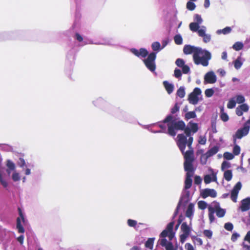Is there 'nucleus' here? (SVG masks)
<instances>
[{"label": "nucleus", "instance_id": "obj_1", "mask_svg": "<svg viewBox=\"0 0 250 250\" xmlns=\"http://www.w3.org/2000/svg\"><path fill=\"white\" fill-rule=\"evenodd\" d=\"M179 141L178 142V146L181 152L184 155V169L187 171L186 178L185 181V188L188 189L192 186V180L191 177L194 173V168L193 163L194 161V149L192 147V138H190L188 144V147L189 150L185 151L186 149V138L183 135H178Z\"/></svg>", "mask_w": 250, "mask_h": 250}, {"label": "nucleus", "instance_id": "obj_2", "mask_svg": "<svg viewBox=\"0 0 250 250\" xmlns=\"http://www.w3.org/2000/svg\"><path fill=\"white\" fill-rule=\"evenodd\" d=\"M183 52L186 55L193 54L195 64H201L203 66H207L208 61L211 58V54L208 51L191 45H185L183 48Z\"/></svg>", "mask_w": 250, "mask_h": 250}, {"label": "nucleus", "instance_id": "obj_3", "mask_svg": "<svg viewBox=\"0 0 250 250\" xmlns=\"http://www.w3.org/2000/svg\"><path fill=\"white\" fill-rule=\"evenodd\" d=\"M174 224L173 221L168 223L166 229L163 230L160 234L158 243L161 246L165 247L166 250H177L170 242L175 235V233L173 232Z\"/></svg>", "mask_w": 250, "mask_h": 250}, {"label": "nucleus", "instance_id": "obj_4", "mask_svg": "<svg viewBox=\"0 0 250 250\" xmlns=\"http://www.w3.org/2000/svg\"><path fill=\"white\" fill-rule=\"evenodd\" d=\"M131 52L138 57L146 58L147 55L148 57L146 59H144L143 62L146 66L151 72H154L156 69V64L155 61L156 58V54L155 52H151L148 54V52L146 49L141 48L139 50L135 48H132Z\"/></svg>", "mask_w": 250, "mask_h": 250}, {"label": "nucleus", "instance_id": "obj_5", "mask_svg": "<svg viewBox=\"0 0 250 250\" xmlns=\"http://www.w3.org/2000/svg\"><path fill=\"white\" fill-rule=\"evenodd\" d=\"M163 123H167V133L173 137L176 135L177 131L183 130L186 126L183 120H178L172 115H168L163 121Z\"/></svg>", "mask_w": 250, "mask_h": 250}, {"label": "nucleus", "instance_id": "obj_6", "mask_svg": "<svg viewBox=\"0 0 250 250\" xmlns=\"http://www.w3.org/2000/svg\"><path fill=\"white\" fill-rule=\"evenodd\" d=\"M250 126L244 124V126L240 129H239L233 135V142L234 144L236 143L237 139H241L243 136L247 135L250 130Z\"/></svg>", "mask_w": 250, "mask_h": 250}, {"label": "nucleus", "instance_id": "obj_7", "mask_svg": "<svg viewBox=\"0 0 250 250\" xmlns=\"http://www.w3.org/2000/svg\"><path fill=\"white\" fill-rule=\"evenodd\" d=\"M218 151L219 147L217 146L210 148L206 153L203 154L201 156V163L203 165L206 164L208 158L216 154Z\"/></svg>", "mask_w": 250, "mask_h": 250}, {"label": "nucleus", "instance_id": "obj_8", "mask_svg": "<svg viewBox=\"0 0 250 250\" xmlns=\"http://www.w3.org/2000/svg\"><path fill=\"white\" fill-rule=\"evenodd\" d=\"M19 213L20 215V217H18L17 218V224L16 228L18 229V232L20 233H23L24 232V229L21 223V219L22 222L24 223L25 222V219L23 216V214L22 212V210L21 208H18Z\"/></svg>", "mask_w": 250, "mask_h": 250}, {"label": "nucleus", "instance_id": "obj_9", "mask_svg": "<svg viewBox=\"0 0 250 250\" xmlns=\"http://www.w3.org/2000/svg\"><path fill=\"white\" fill-rule=\"evenodd\" d=\"M242 188V184L240 182H237L233 187L231 191L230 198L231 200L236 203L239 190Z\"/></svg>", "mask_w": 250, "mask_h": 250}, {"label": "nucleus", "instance_id": "obj_10", "mask_svg": "<svg viewBox=\"0 0 250 250\" xmlns=\"http://www.w3.org/2000/svg\"><path fill=\"white\" fill-rule=\"evenodd\" d=\"M201 195L203 198H206L208 196L215 198L217 196V193L214 189L206 188L202 191Z\"/></svg>", "mask_w": 250, "mask_h": 250}, {"label": "nucleus", "instance_id": "obj_11", "mask_svg": "<svg viewBox=\"0 0 250 250\" xmlns=\"http://www.w3.org/2000/svg\"><path fill=\"white\" fill-rule=\"evenodd\" d=\"M205 82L208 83H214L216 82V77L212 71L206 73L204 77Z\"/></svg>", "mask_w": 250, "mask_h": 250}, {"label": "nucleus", "instance_id": "obj_12", "mask_svg": "<svg viewBox=\"0 0 250 250\" xmlns=\"http://www.w3.org/2000/svg\"><path fill=\"white\" fill-rule=\"evenodd\" d=\"M182 131H184V133L186 135H184V134H179L178 135H177V139H178V140H177V145H178V141H179V138H178V135H183L186 138V142H187L186 143V145L188 146V142L189 141V140L190 138H192V142L193 141V138L192 137H191V133L192 132L191 129L189 127H188V126H185V128L182 130Z\"/></svg>", "mask_w": 250, "mask_h": 250}, {"label": "nucleus", "instance_id": "obj_13", "mask_svg": "<svg viewBox=\"0 0 250 250\" xmlns=\"http://www.w3.org/2000/svg\"><path fill=\"white\" fill-rule=\"evenodd\" d=\"M240 208L242 211H247L250 208V197L243 199L241 201Z\"/></svg>", "mask_w": 250, "mask_h": 250}, {"label": "nucleus", "instance_id": "obj_14", "mask_svg": "<svg viewBox=\"0 0 250 250\" xmlns=\"http://www.w3.org/2000/svg\"><path fill=\"white\" fill-rule=\"evenodd\" d=\"M194 212V204L192 203H190L187 208V209L186 212V216L189 218L193 215Z\"/></svg>", "mask_w": 250, "mask_h": 250}, {"label": "nucleus", "instance_id": "obj_15", "mask_svg": "<svg viewBox=\"0 0 250 250\" xmlns=\"http://www.w3.org/2000/svg\"><path fill=\"white\" fill-rule=\"evenodd\" d=\"M163 85L168 94H171L174 89V86L172 84L169 83L167 81H164Z\"/></svg>", "mask_w": 250, "mask_h": 250}, {"label": "nucleus", "instance_id": "obj_16", "mask_svg": "<svg viewBox=\"0 0 250 250\" xmlns=\"http://www.w3.org/2000/svg\"><path fill=\"white\" fill-rule=\"evenodd\" d=\"M215 212H216V215L219 217H223L226 213V211L225 209L221 208L218 206H216L215 207Z\"/></svg>", "mask_w": 250, "mask_h": 250}, {"label": "nucleus", "instance_id": "obj_17", "mask_svg": "<svg viewBox=\"0 0 250 250\" xmlns=\"http://www.w3.org/2000/svg\"><path fill=\"white\" fill-rule=\"evenodd\" d=\"M188 100L189 102L193 104H197L199 101L198 96L191 93L189 95Z\"/></svg>", "mask_w": 250, "mask_h": 250}, {"label": "nucleus", "instance_id": "obj_18", "mask_svg": "<svg viewBox=\"0 0 250 250\" xmlns=\"http://www.w3.org/2000/svg\"><path fill=\"white\" fill-rule=\"evenodd\" d=\"M154 238H149L145 243V247L152 250L153 248Z\"/></svg>", "mask_w": 250, "mask_h": 250}, {"label": "nucleus", "instance_id": "obj_19", "mask_svg": "<svg viewBox=\"0 0 250 250\" xmlns=\"http://www.w3.org/2000/svg\"><path fill=\"white\" fill-rule=\"evenodd\" d=\"M181 229L183 233L189 235L190 229L186 222H184L182 224Z\"/></svg>", "mask_w": 250, "mask_h": 250}, {"label": "nucleus", "instance_id": "obj_20", "mask_svg": "<svg viewBox=\"0 0 250 250\" xmlns=\"http://www.w3.org/2000/svg\"><path fill=\"white\" fill-rule=\"evenodd\" d=\"M215 212V209L214 208L211 207H208V217L210 222H212L214 221L215 218L214 216V213Z\"/></svg>", "mask_w": 250, "mask_h": 250}, {"label": "nucleus", "instance_id": "obj_21", "mask_svg": "<svg viewBox=\"0 0 250 250\" xmlns=\"http://www.w3.org/2000/svg\"><path fill=\"white\" fill-rule=\"evenodd\" d=\"M199 24L195 22H191L189 25L190 30L193 32H197L199 29Z\"/></svg>", "mask_w": 250, "mask_h": 250}, {"label": "nucleus", "instance_id": "obj_22", "mask_svg": "<svg viewBox=\"0 0 250 250\" xmlns=\"http://www.w3.org/2000/svg\"><path fill=\"white\" fill-rule=\"evenodd\" d=\"M232 177V171L230 170H227L224 173V178L227 181H229Z\"/></svg>", "mask_w": 250, "mask_h": 250}, {"label": "nucleus", "instance_id": "obj_23", "mask_svg": "<svg viewBox=\"0 0 250 250\" xmlns=\"http://www.w3.org/2000/svg\"><path fill=\"white\" fill-rule=\"evenodd\" d=\"M196 117V114L195 111H189L186 113L185 116V119L188 121L192 118H195Z\"/></svg>", "mask_w": 250, "mask_h": 250}, {"label": "nucleus", "instance_id": "obj_24", "mask_svg": "<svg viewBox=\"0 0 250 250\" xmlns=\"http://www.w3.org/2000/svg\"><path fill=\"white\" fill-rule=\"evenodd\" d=\"M244 44L242 42H235L232 46V48L236 51H239L243 49Z\"/></svg>", "mask_w": 250, "mask_h": 250}, {"label": "nucleus", "instance_id": "obj_25", "mask_svg": "<svg viewBox=\"0 0 250 250\" xmlns=\"http://www.w3.org/2000/svg\"><path fill=\"white\" fill-rule=\"evenodd\" d=\"M234 66L236 69H239L242 66L243 63L241 61V58L238 57L233 62Z\"/></svg>", "mask_w": 250, "mask_h": 250}, {"label": "nucleus", "instance_id": "obj_26", "mask_svg": "<svg viewBox=\"0 0 250 250\" xmlns=\"http://www.w3.org/2000/svg\"><path fill=\"white\" fill-rule=\"evenodd\" d=\"M188 125H189V127L193 133H196L198 131V124L197 123H192L191 122H190L188 123Z\"/></svg>", "mask_w": 250, "mask_h": 250}, {"label": "nucleus", "instance_id": "obj_27", "mask_svg": "<svg viewBox=\"0 0 250 250\" xmlns=\"http://www.w3.org/2000/svg\"><path fill=\"white\" fill-rule=\"evenodd\" d=\"M220 118L221 120L224 122L228 121L229 119L227 114L224 112V108L223 107L221 108Z\"/></svg>", "mask_w": 250, "mask_h": 250}, {"label": "nucleus", "instance_id": "obj_28", "mask_svg": "<svg viewBox=\"0 0 250 250\" xmlns=\"http://www.w3.org/2000/svg\"><path fill=\"white\" fill-rule=\"evenodd\" d=\"M177 95L181 98H183L185 96V89L183 87L181 86L177 91Z\"/></svg>", "mask_w": 250, "mask_h": 250}, {"label": "nucleus", "instance_id": "obj_29", "mask_svg": "<svg viewBox=\"0 0 250 250\" xmlns=\"http://www.w3.org/2000/svg\"><path fill=\"white\" fill-rule=\"evenodd\" d=\"M175 43L177 45H180L183 42V39L181 35H176L174 37Z\"/></svg>", "mask_w": 250, "mask_h": 250}, {"label": "nucleus", "instance_id": "obj_30", "mask_svg": "<svg viewBox=\"0 0 250 250\" xmlns=\"http://www.w3.org/2000/svg\"><path fill=\"white\" fill-rule=\"evenodd\" d=\"M231 31V29L230 27H226L223 29L222 30H220L217 31V33L218 34L222 33L224 35L229 33Z\"/></svg>", "mask_w": 250, "mask_h": 250}, {"label": "nucleus", "instance_id": "obj_31", "mask_svg": "<svg viewBox=\"0 0 250 250\" xmlns=\"http://www.w3.org/2000/svg\"><path fill=\"white\" fill-rule=\"evenodd\" d=\"M236 105V101L234 99H231L229 100L227 104V107L229 109L233 108Z\"/></svg>", "mask_w": 250, "mask_h": 250}, {"label": "nucleus", "instance_id": "obj_32", "mask_svg": "<svg viewBox=\"0 0 250 250\" xmlns=\"http://www.w3.org/2000/svg\"><path fill=\"white\" fill-rule=\"evenodd\" d=\"M180 107L177 103H175L174 106L171 109L170 115H173L179 111Z\"/></svg>", "mask_w": 250, "mask_h": 250}, {"label": "nucleus", "instance_id": "obj_33", "mask_svg": "<svg viewBox=\"0 0 250 250\" xmlns=\"http://www.w3.org/2000/svg\"><path fill=\"white\" fill-rule=\"evenodd\" d=\"M234 145H235L233 148V150H232L233 154L234 155H238L240 153V150H241L240 147L238 145H236V144Z\"/></svg>", "mask_w": 250, "mask_h": 250}, {"label": "nucleus", "instance_id": "obj_34", "mask_svg": "<svg viewBox=\"0 0 250 250\" xmlns=\"http://www.w3.org/2000/svg\"><path fill=\"white\" fill-rule=\"evenodd\" d=\"M195 7L196 5L195 3H193V2L189 1L187 3V8L188 10L190 11H192L195 9Z\"/></svg>", "mask_w": 250, "mask_h": 250}, {"label": "nucleus", "instance_id": "obj_35", "mask_svg": "<svg viewBox=\"0 0 250 250\" xmlns=\"http://www.w3.org/2000/svg\"><path fill=\"white\" fill-rule=\"evenodd\" d=\"M198 206L200 209H205L207 207V204L204 201H200L198 202Z\"/></svg>", "mask_w": 250, "mask_h": 250}, {"label": "nucleus", "instance_id": "obj_36", "mask_svg": "<svg viewBox=\"0 0 250 250\" xmlns=\"http://www.w3.org/2000/svg\"><path fill=\"white\" fill-rule=\"evenodd\" d=\"M236 103L238 104H242L245 102V99L243 96L239 95L236 96Z\"/></svg>", "mask_w": 250, "mask_h": 250}, {"label": "nucleus", "instance_id": "obj_37", "mask_svg": "<svg viewBox=\"0 0 250 250\" xmlns=\"http://www.w3.org/2000/svg\"><path fill=\"white\" fill-rule=\"evenodd\" d=\"M205 94L206 97H210L214 94V90L212 88L207 89L205 91Z\"/></svg>", "mask_w": 250, "mask_h": 250}, {"label": "nucleus", "instance_id": "obj_38", "mask_svg": "<svg viewBox=\"0 0 250 250\" xmlns=\"http://www.w3.org/2000/svg\"><path fill=\"white\" fill-rule=\"evenodd\" d=\"M224 157L227 160H232L234 158V154L229 152H225Z\"/></svg>", "mask_w": 250, "mask_h": 250}, {"label": "nucleus", "instance_id": "obj_39", "mask_svg": "<svg viewBox=\"0 0 250 250\" xmlns=\"http://www.w3.org/2000/svg\"><path fill=\"white\" fill-rule=\"evenodd\" d=\"M151 47L154 51H157L160 49L161 45L159 42H156L152 43Z\"/></svg>", "mask_w": 250, "mask_h": 250}, {"label": "nucleus", "instance_id": "obj_40", "mask_svg": "<svg viewBox=\"0 0 250 250\" xmlns=\"http://www.w3.org/2000/svg\"><path fill=\"white\" fill-rule=\"evenodd\" d=\"M203 234L208 239H211L212 236V232L208 229L204 230L203 231Z\"/></svg>", "mask_w": 250, "mask_h": 250}, {"label": "nucleus", "instance_id": "obj_41", "mask_svg": "<svg viewBox=\"0 0 250 250\" xmlns=\"http://www.w3.org/2000/svg\"><path fill=\"white\" fill-rule=\"evenodd\" d=\"M224 228L228 231H231L233 229V224L229 222L226 223L225 224Z\"/></svg>", "mask_w": 250, "mask_h": 250}, {"label": "nucleus", "instance_id": "obj_42", "mask_svg": "<svg viewBox=\"0 0 250 250\" xmlns=\"http://www.w3.org/2000/svg\"><path fill=\"white\" fill-rule=\"evenodd\" d=\"M7 167H8V168L9 169H10L11 170H13L15 168V164H14L13 162H12L10 160H8L7 161Z\"/></svg>", "mask_w": 250, "mask_h": 250}, {"label": "nucleus", "instance_id": "obj_43", "mask_svg": "<svg viewBox=\"0 0 250 250\" xmlns=\"http://www.w3.org/2000/svg\"><path fill=\"white\" fill-rule=\"evenodd\" d=\"M175 63L178 67H182L185 65V62L183 59L179 58L176 60Z\"/></svg>", "mask_w": 250, "mask_h": 250}, {"label": "nucleus", "instance_id": "obj_44", "mask_svg": "<svg viewBox=\"0 0 250 250\" xmlns=\"http://www.w3.org/2000/svg\"><path fill=\"white\" fill-rule=\"evenodd\" d=\"M194 21H196L195 22L198 23L199 24H201L203 21V20L201 16L198 14H195L194 15Z\"/></svg>", "mask_w": 250, "mask_h": 250}, {"label": "nucleus", "instance_id": "obj_45", "mask_svg": "<svg viewBox=\"0 0 250 250\" xmlns=\"http://www.w3.org/2000/svg\"><path fill=\"white\" fill-rule=\"evenodd\" d=\"M188 236L189 234L183 233V234H182L180 236V242L182 243H184Z\"/></svg>", "mask_w": 250, "mask_h": 250}, {"label": "nucleus", "instance_id": "obj_46", "mask_svg": "<svg viewBox=\"0 0 250 250\" xmlns=\"http://www.w3.org/2000/svg\"><path fill=\"white\" fill-rule=\"evenodd\" d=\"M238 107L243 112H247L249 109L248 105L245 104H243Z\"/></svg>", "mask_w": 250, "mask_h": 250}, {"label": "nucleus", "instance_id": "obj_47", "mask_svg": "<svg viewBox=\"0 0 250 250\" xmlns=\"http://www.w3.org/2000/svg\"><path fill=\"white\" fill-rule=\"evenodd\" d=\"M127 225L131 227H135L137 225V222L135 220L130 219L127 220Z\"/></svg>", "mask_w": 250, "mask_h": 250}, {"label": "nucleus", "instance_id": "obj_48", "mask_svg": "<svg viewBox=\"0 0 250 250\" xmlns=\"http://www.w3.org/2000/svg\"><path fill=\"white\" fill-rule=\"evenodd\" d=\"M230 167V164L226 161H224L221 165V169L224 170L226 168H229Z\"/></svg>", "mask_w": 250, "mask_h": 250}, {"label": "nucleus", "instance_id": "obj_49", "mask_svg": "<svg viewBox=\"0 0 250 250\" xmlns=\"http://www.w3.org/2000/svg\"><path fill=\"white\" fill-rule=\"evenodd\" d=\"M158 126L159 127H160L162 129V130L158 131V132L159 133H167V130L166 128V126L165 125L162 124H160L158 125Z\"/></svg>", "mask_w": 250, "mask_h": 250}, {"label": "nucleus", "instance_id": "obj_50", "mask_svg": "<svg viewBox=\"0 0 250 250\" xmlns=\"http://www.w3.org/2000/svg\"><path fill=\"white\" fill-rule=\"evenodd\" d=\"M204 180L205 183L206 184L210 183L212 181L211 177L210 175H205Z\"/></svg>", "mask_w": 250, "mask_h": 250}, {"label": "nucleus", "instance_id": "obj_51", "mask_svg": "<svg viewBox=\"0 0 250 250\" xmlns=\"http://www.w3.org/2000/svg\"><path fill=\"white\" fill-rule=\"evenodd\" d=\"M202 178L200 176L196 175L194 177V184L196 185H200L202 182Z\"/></svg>", "mask_w": 250, "mask_h": 250}, {"label": "nucleus", "instance_id": "obj_52", "mask_svg": "<svg viewBox=\"0 0 250 250\" xmlns=\"http://www.w3.org/2000/svg\"><path fill=\"white\" fill-rule=\"evenodd\" d=\"M182 72L184 74H188L190 71L189 66L185 64L182 67Z\"/></svg>", "mask_w": 250, "mask_h": 250}, {"label": "nucleus", "instance_id": "obj_53", "mask_svg": "<svg viewBox=\"0 0 250 250\" xmlns=\"http://www.w3.org/2000/svg\"><path fill=\"white\" fill-rule=\"evenodd\" d=\"M181 76H182L181 71L179 69L176 68L174 70V76L177 78H179L181 77Z\"/></svg>", "mask_w": 250, "mask_h": 250}, {"label": "nucleus", "instance_id": "obj_54", "mask_svg": "<svg viewBox=\"0 0 250 250\" xmlns=\"http://www.w3.org/2000/svg\"><path fill=\"white\" fill-rule=\"evenodd\" d=\"M191 93L198 96V95L201 94V90L199 88L196 87L194 89L193 92H191Z\"/></svg>", "mask_w": 250, "mask_h": 250}, {"label": "nucleus", "instance_id": "obj_55", "mask_svg": "<svg viewBox=\"0 0 250 250\" xmlns=\"http://www.w3.org/2000/svg\"><path fill=\"white\" fill-rule=\"evenodd\" d=\"M203 38V41L205 43H207L209 42H210L211 37L209 35L206 34L204 36L202 37Z\"/></svg>", "mask_w": 250, "mask_h": 250}, {"label": "nucleus", "instance_id": "obj_56", "mask_svg": "<svg viewBox=\"0 0 250 250\" xmlns=\"http://www.w3.org/2000/svg\"><path fill=\"white\" fill-rule=\"evenodd\" d=\"M12 179L14 181H18L20 180V176L18 173L15 172L12 175Z\"/></svg>", "mask_w": 250, "mask_h": 250}, {"label": "nucleus", "instance_id": "obj_57", "mask_svg": "<svg viewBox=\"0 0 250 250\" xmlns=\"http://www.w3.org/2000/svg\"><path fill=\"white\" fill-rule=\"evenodd\" d=\"M240 236L239 234L237 233H234L232 234L231 240L233 242H235Z\"/></svg>", "mask_w": 250, "mask_h": 250}, {"label": "nucleus", "instance_id": "obj_58", "mask_svg": "<svg viewBox=\"0 0 250 250\" xmlns=\"http://www.w3.org/2000/svg\"><path fill=\"white\" fill-rule=\"evenodd\" d=\"M197 32H198V35L202 37L206 34L205 33V30L203 29H199Z\"/></svg>", "mask_w": 250, "mask_h": 250}, {"label": "nucleus", "instance_id": "obj_59", "mask_svg": "<svg viewBox=\"0 0 250 250\" xmlns=\"http://www.w3.org/2000/svg\"><path fill=\"white\" fill-rule=\"evenodd\" d=\"M18 165L21 167H23L25 165V162L23 158H20L18 162Z\"/></svg>", "mask_w": 250, "mask_h": 250}, {"label": "nucleus", "instance_id": "obj_60", "mask_svg": "<svg viewBox=\"0 0 250 250\" xmlns=\"http://www.w3.org/2000/svg\"><path fill=\"white\" fill-rule=\"evenodd\" d=\"M185 248L187 250H194V248L192 245L188 243L186 244Z\"/></svg>", "mask_w": 250, "mask_h": 250}, {"label": "nucleus", "instance_id": "obj_61", "mask_svg": "<svg viewBox=\"0 0 250 250\" xmlns=\"http://www.w3.org/2000/svg\"><path fill=\"white\" fill-rule=\"evenodd\" d=\"M75 37L76 40H78L79 42H81L83 41V38L80 34L76 33L75 34Z\"/></svg>", "mask_w": 250, "mask_h": 250}, {"label": "nucleus", "instance_id": "obj_62", "mask_svg": "<svg viewBox=\"0 0 250 250\" xmlns=\"http://www.w3.org/2000/svg\"><path fill=\"white\" fill-rule=\"evenodd\" d=\"M235 111L236 114L239 116H242L243 114V112L240 109L239 107L236 108Z\"/></svg>", "mask_w": 250, "mask_h": 250}, {"label": "nucleus", "instance_id": "obj_63", "mask_svg": "<svg viewBox=\"0 0 250 250\" xmlns=\"http://www.w3.org/2000/svg\"><path fill=\"white\" fill-rule=\"evenodd\" d=\"M244 240L248 241L250 244V230L247 232L244 238Z\"/></svg>", "mask_w": 250, "mask_h": 250}, {"label": "nucleus", "instance_id": "obj_64", "mask_svg": "<svg viewBox=\"0 0 250 250\" xmlns=\"http://www.w3.org/2000/svg\"><path fill=\"white\" fill-rule=\"evenodd\" d=\"M17 240L21 244H22L24 240V236L22 235H20L17 238Z\"/></svg>", "mask_w": 250, "mask_h": 250}]
</instances>
